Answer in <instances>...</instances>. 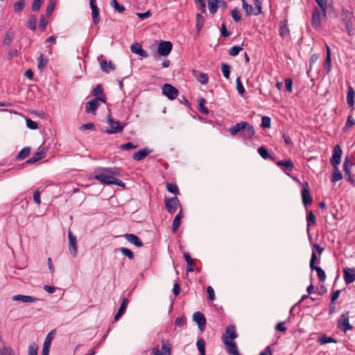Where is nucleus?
Returning <instances> with one entry per match:
<instances>
[{"instance_id":"ddd939ff","label":"nucleus","mask_w":355,"mask_h":355,"mask_svg":"<svg viewBox=\"0 0 355 355\" xmlns=\"http://www.w3.org/2000/svg\"><path fill=\"white\" fill-rule=\"evenodd\" d=\"M193 320L198 324V328L201 331H204L206 327V318L205 315L200 312H195L193 315Z\"/></svg>"},{"instance_id":"c756f323","label":"nucleus","mask_w":355,"mask_h":355,"mask_svg":"<svg viewBox=\"0 0 355 355\" xmlns=\"http://www.w3.org/2000/svg\"><path fill=\"white\" fill-rule=\"evenodd\" d=\"M183 218V214L182 211L179 212V214L175 217L173 224H172V231L173 232H176L178 229L180 227L181 225V219Z\"/></svg>"},{"instance_id":"864d4df0","label":"nucleus","mask_w":355,"mask_h":355,"mask_svg":"<svg viewBox=\"0 0 355 355\" xmlns=\"http://www.w3.org/2000/svg\"><path fill=\"white\" fill-rule=\"evenodd\" d=\"M243 50V47L242 46H232V48H230V49L229 50V55L230 56H236L237 55H239V53Z\"/></svg>"},{"instance_id":"774afa93","label":"nucleus","mask_w":355,"mask_h":355,"mask_svg":"<svg viewBox=\"0 0 355 355\" xmlns=\"http://www.w3.org/2000/svg\"><path fill=\"white\" fill-rule=\"evenodd\" d=\"M44 0H33L32 4V10L33 11H38L41 8Z\"/></svg>"},{"instance_id":"f257e3e1","label":"nucleus","mask_w":355,"mask_h":355,"mask_svg":"<svg viewBox=\"0 0 355 355\" xmlns=\"http://www.w3.org/2000/svg\"><path fill=\"white\" fill-rule=\"evenodd\" d=\"M229 132L233 137L239 134L241 137L246 139L251 138L255 134L253 126L247 121H241L231 126L229 128Z\"/></svg>"},{"instance_id":"b1692460","label":"nucleus","mask_w":355,"mask_h":355,"mask_svg":"<svg viewBox=\"0 0 355 355\" xmlns=\"http://www.w3.org/2000/svg\"><path fill=\"white\" fill-rule=\"evenodd\" d=\"M128 299L125 297H123L122 302L120 305V307H119L117 313L114 315V321H117L122 316V315L124 313V312L128 306Z\"/></svg>"},{"instance_id":"e433bc0d","label":"nucleus","mask_w":355,"mask_h":355,"mask_svg":"<svg viewBox=\"0 0 355 355\" xmlns=\"http://www.w3.org/2000/svg\"><path fill=\"white\" fill-rule=\"evenodd\" d=\"M225 345L228 346V352L232 354H234L236 352L238 351L237 346L236 343L232 340H225Z\"/></svg>"},{"instance_id":"79ce46f5","label":"nucleus","mask_w":355,"mask_h":355,"mask_svg":"<svg viewBox=\"0 0 355 355\" xmlns=\"http://www.w3.org/2000/svg\"><path fill=\"white\" fill-rule=\"evenodd\" d=\"M28 27L32 30L35 31L37 27V17L35 15H31L27 22Z\"/></svg>"},{"instance_id":"f8f14e48","label":"nucleus","mask_w":355,"mask_h":355,"mask_svg":"<svg viewBox=\"0 0 355 355\" xmlns=\"http://www.w3.org/2000/svg\"><path fill=\"white\" fill-rule=\"evenodd\" d=\"M164 203L166 210L171 214H174L176 211L177 207L180 206L177 197L166 198Z\"/></svg>"},{"instance_id":"dca6fc26","label":"nucleus","mask_w":355,"mask_h":355,"mask_svg":"<svg viewBox=\"0 0 355 355\" xmlns=\"http://www.w3.org/2000/svg\"><path fill=\"white\" fill-rule=\"evenodd\" d=\"M89 6L92 9L93 23L97 25L100 21L99 10L96 4V0H89Z\"/></svg>"},{"instance_id":"9b49d317","label":"nucleus","mask_w":355,"mask_h":355,"mask_svg":"<svg viewBox=\"0 0 355 355\" xmlns=\"http://www.w3.org/2000/svg\"><path fill=\"white\" fill-rule=\"evenodd\" d=\"M302 200L303 205L306 207L313 202L312 197L311 196V192L309 187L308 182H304L303 184V189L301 191Z\"/></svg>"},{"instance_id":"a211bd4d","label":"nucleus","mask_w":355,"mask_h":355,"mask_svg":"<svg viewBox=\"0 0 355 355\" xmlns=\"http://www.w3.org/2000/svg\"><path fill=\"white\" fill-rule=\"evenodd\" d=\"M238 336L236 332V328L234 325H228L226 328L225 333L223 336V342L225 340H231L236 338Z\"/></svg>"},{"instance_id":"ea45409f","label":"nucleus","mask_w":355,"mask_h":355,"mask_svg":"<svg viewBox=\"0 0 355 355\" xmlns=\"http://www.w3.org/2000/svg\"><path fill=\"white\" fill-rule=\"evenodd\" d=\"M198 103H199L200 112L205 115H207L209 113V111L206 107H205V104L206 103V100L204 98L201 97L199 99Z\"/></svg>"},{"instance_id":"bf43d9fd","label":"nucleus","mask_w":355,"mask_h":355,"mask_svg":"<svg viewBox=\"0 0 355 355\" xmlns=\"http://www.w3.org/2000/svg\"><path fill=\"white\" fill-rule=\"evenodd\" d=\"M270 118L267 116H263L261 118V126L263 128H269L270 127Z\"/></svg>"},{"instance_id":"de8ad7c7","label":"nucleus","mask_w":355,"mask_h":355,"mask_svg":"<svg viewBox=\"0 0 355 355\" xmlns=\"http://www.w3.org/2000/svg\"><path fill=\"white\" fill-rule=\"evenodd\" d=\"M55 8V2L53 0H50L49 1L46 10V17H49L51 15L53 12L54 11Z\"/></svg>"},{"instance_id":"20e7f679","label":"nucleus","mask_w":355,"mask_h":355,"mask_svg":"<svg viewBox=\"0 0 355 355\" xmlns=\"http://www.w3.org/2000/svg\"><path fill=\"white\" fill-rule=\"evenodd\" d=\"M108 127L105 132L107 134H116L123 131L125 128V124H122L119 121H116L111 117L110 115L107 116Z\"/></svg>"},{"instance_id":"338daca9","label":"nucleus","mask_w":355,"mask_h":355,"mask_svg":"<svg viewBox=\"0 0 355 355\" xmlns=\"http://www.w3.org/2000/svg\"><path fill=\"white\" fill-rule=\"evenodd\" d=\"M0 355H14V352L9 347H3L0 349Z\"/></svg>"},{"instance_id":"09e8293b","label":"nucleus","mask_w":355,"mask_h":355,"mask_svg":"<svg viewBox=\"0 0 355 355\" xmlns=\"http://www.w3.org/2000/svg\"><path fill=\"white\" fill-rule=\"evenodd\" d=\"M318 341L321 345H324L331 343H336V340L334 338L331 337H328L326 335L320 336L318 339Z\"/></svg>"},{"instance_id":"c03bdc74","label":"nucleus","mask_w":355,"mask_h":355,"mask_svg":"<svg viewBox=\"0 0 355 355\" xmlns=\"http://www.w3.org/2000/svg\"><path fill=\"white\" fill-rule=\"evenodd\" d=\"M26 6L25 0H19L14 3V10L16 12H20L23 10Z\"/></svg>"},{"instance_id":"c9c22d12","label":"nucleus","mask_w":355,"mask_h":355,"mask_svg":"<svg viewBox=\"0 0 355 355\" xmlns=\"http://www.w3.org/2000/svg\"><path fill=\"white\" fill-rule=\"evenodd\" d=\"M101 68L103 71L107 73L109 71V69L114 70L115 66L111 61L107 63V62L105 60L101 62Z\"/></svg>"},{"instance_id":"4be33fe9","label":"nucleus","mask_w":355,"mask_h":355,"mask_svg":"<svg viewBox=\"0 0 355 355\" xmlns=\"http://www.w3.org/2000/svg\"><path fill=\"white\" fill-rule=\"evenodd\" d=\"M276 164L285 171H292L294 168V164L291 159L277 161Z\"/></svg>"},{"instance_id":"423d86ee","label":"nucleus","mask_w":355,"mask_h":355,"mask_svg":"<svg viewBox=\"0 0 355 355\" xmlns=\"http://www.w3.org/2000/svg\"><path fill=\"white\" fill-rule=\"evenodd\" d=\"M349 311L342 314L340 318L338 320L337 327L341 331L346 333L349 330H352L353 329V326L350 324L349 318Z\"/></svg>"},{"instance_id":"1a4fd4ad","label":"nucleus","mask_w":355,"mask_h":355,"mask_svg":"<svg viewBox=\"0 0 355 355\" xmlns=\"http://www.w3.org/2000/svg\"><path fill=\"white\" fill-rule=\"evenodd\" d=\"M323 17V10L315 7L312 13L311 25L315 29H318L321 26V19Z\"/></svg>"},{"instance_id":"8fccbe9b","label":"nucleus","mask_w":355,"mask_h":355,"mask_svg":"<svg viewBox=\"0 0 355 355\" xmlns=\"http://www.w3.org/2000/svg\"><path fill=\"white\" fill-rule=\"evenodd\" d=\"M48 60L44 57L42 54L38 58L37 67L39 69L42 70L47 65Z\"/></svg>"},{"instance_id":"bb28decb","label":"nucleus","mask_w":355,"mask_h":355,"mask_svg":"<svg viewBox=\"0 0 355 355\" xmlns=\"http://www.w3.org/2000/svg\"><path fill=\"white\" fill-rule=\"evenodd\" d=\"M45 151H44L43 150L35 153L31 158L28 159L25 162V164H34L41 160L45 157Z\"/></svg>"},{"instance_id":"3c124183","label":"nucleus","mask_w":355,"mask_h":355,"mask_svg":"<svg viewBox=\"0 0 355 355\" xmlns=\"http://www.w3.org/2000/svg\"><path fill=\"white\" fill-rule=\"evenodd\" d=\"M110 5L114 8L118 12H123L125 10V7L118 3L116 0H112Z\"/></svg>"},{"instance_id":"393cba45","label":"nucleus","mask_w":355,"mask_h":355,"mask_svg":"<svg viewBox=\"0 0 355 355\" xmlns=\"http://www.w3.org/2000/svg\"><path fill=\"white\" fill-rule=\"evenodd\" d=\"M289 28L288 27V20L284 19L279 23V35L281 37H285L289 35Z\"/></svg>"},{"instance_id":"412c9836","label":"nucleus","mask_w":355,"mask_h":355,"mask_svg":"<svg viewBox=\"0 0 355 355\" xmlns=\"http://www.w3.org/2000/svg\"><path fill=\"white\" fill-rule=\"evenodd\" d=\"M123 237L130 243L134 244L137 247H142L144 245L141 240L134 234H125Z\"/></svg>"},{"instance_id":"4c0bfd02","label":"nucleus","mask_w":355,"mask_h":355,"mask_svg":"<svg viewBox=\"0 0 355 355\" xmlns=\"http://www.w3.org/2000/svg\"><path fill=\"white\" fill-rule=\"evenodd\" d=\"M208 8L209 12L211 14H215L217 12V10L219 6L217 3L216 0H207Z\"/></svg>"},{"instance_id":"e2e57ef3","label":"nucleus","mask_w":355,"mask_h":355,"mask_svg":"<svg viewBox=\"0 0 355 355\" xmlns=\"http://www.w3.org/2000/svg\"><path fill=\"white\" fill-rule=\"evenodd\" d=\"M231 14H232V17L236 22H238L241 19V15L240 11L239 10V9L237 8H235L234 9H233Z\"/></svg>"},{"instance_id":"39448f33","label":"nucleus","mask_w":355,"mask_h":355,"mask_svg":"<svg viewBox=\"0 0 355 355\" xmlns=\"http://www.w3.org/2000/svg\"><path fill=\"white\" fill-rule=\"evenodd\" d=\"M101 103H106L105 97H98L91 99L86 103L85 112L88 114L92 113L96 114V111L101 105Z\"/></svg>"},{"instance_id":"f3484780","label":"nucleus","mask_w":355,"mask_h":355,"mask_svg":"<svg viewBox=\"0 0 355 355\" xmlns=\"http://www.w3.org/2000/svg\"><path fill=\"white\" fill-rule=\"evenodd\" d=\"M344 280L347 284L355 281V268H347L343 269Z\"/></svg>"},{"instance_id":"5fc2aeb1","label":"nucleus","mask_w":355,"mask_h":355,"mask_svg":"<svg viewBox=\"0 0 355 355\" xmlns=\"http://www.w3.org/2000/svg\"><path fill=\"white\" fill-rule=\"evenodd\" d=\"M230 69H231L230 66L228 65L227 64L223 63L221 64V70L223 73V76L225 78H226L227 79L230 78Z\"/></svg>"},{"instance_id":"72a5a7b5","label":"nucleus","mask_w":355,"mask_h":355,"mask_svg":"<svg viewBox=\"0 0 355 355\" xmlns=\"http://www.w3.org/2000/svg\"><path fill=\"white\" fill-rule=\"evenodd\" d=\"M334 171L332 173V177H331V181L332 182H336L343 179V174L339 171L338 166H334Z\"/></svg>"},{"instance_id":"680f3d73","label":"nucleus","mask_w":355,"mask_h":355,"mask_svg":"<svg viewBox=\"0 0 355 355\" xmlns=\"http://www.w3.org/2000/svg\"><path fill=\"white\" fill-rule=\"evenodd\" d=\"M38 346L36 343H33L28 347V355H37Z\"/></svg>"},{"instance_id":"0e129e2a","label":"nucleus","mask_w":355,"mask_h":355,"mask_svg":"<svg viewBox=\"0 0 355 355\" xmlns=\"http://www.w3.org/2000/svg\"><path fill=\"white\" fill-rule=\"evenodd\" d=\"M331 55L327 56L324 63V69L326 71L327 73H329L331 71Z\"/></svg>"},{"instance_id":"5701e85b","label":"nucleus","mask_w":355,"mask_h":355,"mask_svg":"<svg viewBox=\"0 0 355 355\" xmlns=\"http://www.w3.org/2000/svg\"><path fill=\"white\" fill-rule=\"evenodd\" d=\"M151 152L152 150L147 148L141 149L133 154L132 158L135 161H141L146 158Z\"/></svg>"},{"instance_id":"a878e982","label":"nucleus","mask_w":355,"mask_h":355,"mask_svg":"<svg viewBox=\"0 0 355 355\" xmlns=\"http://www.w3.org/2000/svg\"><path fill=\"white\" fill-rule=\"evenodd\" d=\"M15 35V32L12 28H9L5 35L4 39L3 40V45L9 46L14 39Z\"/></svg>"},{"instance_id":"c85d7f7f","label":"nucleus","mask_w":355,"mask_h":355,"mask_svg":"<svg viewBox=\"0 0 355 355\" xmlns=\"http://www.w3.org/2000/svg\"><path fill=\"white\" fill-rule=\"evenodd\" d=\"M162 351L161 353L163 355H171V344L167 340H162Z\"/></svg>"},{"instance_id":"052dcab7","label":"nucleus","mask_w":355,"mask_h":355,"mask_svg":"<svg viewBox=\"0 0 355 355\" xmlns=\"http://www.w3.org/2000/svg\"><path fill=\"white\" fill-rule=\"evenodd\" d=\"M236 89L238 91V93L241 95H243L245 90L244 87L243 86V84L241 83L240 77H238L236 78Z\"/></svg>"},{"instance_id":"6e6552de","label":"nucleus","mask_w":355,"mask_h":355,"mask_svg":"<svg viewBox=\"0 0 355 355\" xmlns=\"http://www.w3.org/2000/svg\"><path fill=\"white\" fill-rule=\"evenodd\" d=\"M341 19L347 28L348 34L351 35L354 30L352 13L345 9H343Z\"/></svg>"},{"instance_id":"37998d69","label":"nucleus","mask_w":355,"mask_h":355,"mask_svg":"<svg viewBox=\"0 0 355 355\" xmlns=\"http://www.w3.org/2000/svg\"><path fill=\"white\" fill-rule=\"evenodd\" d=\"M92 94L95 98L105 97L103 94V88L101 85L98 84L92 91Z\"/></svg>"},{"instance_id":"cd10ccee","label":"nucleus","mask_w":355,"mask_h":355,"mask_svg":"<svg viewBox=\"0 0 355 355\" xmlns=\"http://www.w3.org/2000/svg\"><path fill=\"white\" fill-rule=\"evenodd\" d=\"M355 92L351 85L348 86L347 94V102L349 106L354 105Z\"/></svg>"},{"instance_id":"6ab92c4d","label":"nucleus","mask_w":355,"mask_h":355,"mask_svg":"<svg viewBox=\"0 0 355 355\" xmlns=\"http://www.w3.org/2000/svg\"><path fill=\"white\" fill-rule=\"evenodd\" d=\"M343 171L345 173L346 180L348 181L349 182H350L352 184H354L355 180L352 178V174H351L350 166L349 164V158L348 157H345V162L343 164Z\"/></svg>"},{"instance_id":"9d476101","label":"nucleus","mask_w":355,"mask_h":355,"mask_svg":"<svg viewBox=\"0 0 355 355\" xmlns=\"http://www.w3.org/2000/svg\"><path fill=\"white\" fill-rule=\"evenodd\" d=\"M173 44L169 41H161L157 47V54L161 56L168 55L172 51Z\"/></svg>"},{"instance_id":"603ef678","label":"nucleus","mask_w":355,"mask_h":355,"mask_svg":"<svg viewBox=\"0 0 355 355\" xmlns=\"http://www.w3.org/2000/svg\"><path fill=\"white\" fill-rule=\"evenodd\" d=\"M166 189L168 192L172 193L173 194H179V189L178 186L175 184L167 183L166 184Z\"/></svg>"},{"instance_id":"f704fd0d","label":"nucleus","mask_w":355,"mask_h":355,"mask_svg":"<svg viewBox=\"0 0 355 355\" xmlns=\"http://www.w3.org/2000/svg\"><path fill=\"white\" fill-rule=\"evenodd\" d=\"M55 335V330L53 329V330L51 331L47 334V336H46V338L44 340V344H43V347H46L50 348L51 345V342L53 340Z\"/></svg>"},{"instance_id":"0eeeda50","label":"nucleus","mask_w":355,"mask_h":355,"mask_svg":"<svg viewBox=\"0 0 355 355\" xmlns=\"http://www.w3.org/2000/svg\"><path fill=\"white\" fill-rule=\"evenodd\" d=\"M162 91V94L166 96L169 100L175 99L179 94V90L168 83H165L163 85Z\"/></svg>"},{"instance_id":"2eb2a0df","label":"nucleus","mask_w":355,"mask_h":355,"mask_svg":"<svg viewBox=\"0 0 355 355\" xmlns=\"http://www.w3.org/2000/svg\"><path fill=\"white\" fill-rule=\"evenodd\" d=\"M68 238H69V242L70 253L73 257H75L77 255V252H78L76 236L73 235L71 231H69Z\"/></svg>"},{"instance_id":"2f4dec72","label":"nucleus","mask_w":355,"mask_h":355,"mask_svg":"<svg viewBox=\"0 0 355 355\" xmlns=\"http://www.w3.org/2000/svg\"><path fill=\"white\" fill-rule=\"evenodd\" d=\"M30 153H31V147H25L21 150V151L17 155L15 159L17 161L24 159L30 155Z\"/></svg>"},{"instance_id":"58836bf2","label":"nucleus","mask_w":355,"mask_h":355,"mask_svg":"<svg viewBox=\"0 0 355 355\" xmlns=\"http://www.w3.org/2000/svg\"><path fill=\"white\" fill-rule=\"evenodd\" d=\"M307 227H309L311 225H315L316 223V218L312 211L307 212L306 216Z\"/></svg>"},{"instance_id":"49530a36","label":"nucleus","mask_w":355,"mask_h":355,"mask_svg":"<svg viewBox=\"0 0 355 355\" xmlns=\"http://www.w3.org/2000/svg\"><path fill=\"white\" fill-rule=\"evenodd\" d=\"M313 270H315L317 272L318 279L320 282H324L326 279V274L324 271L322 270V268L320 266H315L313 268Z\"/></svg>"},{"instance_id":"473e14b6","label":"nucleus","mask_w":355,"mask_h":355,"mask_svg":"<svg viewBox=\"0 0 355 355\" xmlns=\"http://www.w3.org/2000/svg\"><path fill=\"white\" fill-rule=\"evenodd\" d=\"M260 156L263 158L264 159H270L271 160H274V157L270 155L267 148H266L263 146H261L257 150Z\"/></svg>"},{"instance_id":"4468645a","label":"nucleus","mask_w":355,"mask_h":355,"mask_svg":"<svg viewBox=\"0 0 355 355\" xmlns=\"http://www.w3.org/2000/svg\"><path fill=\"white\" fill-rule=\"evenodd\" d=\"M342 149L339 145H336L334 148V153L331 157L330 162L333 166H338L341 161Z\"/></svg>"},{"instance_id":"aec40b11","label":"nucleus","mask_w":355,"mask_h":355,"mask_svg":"<svg viewBox=\"0 0 355 355\" xmlns=\"http://www.w3.org/2000/svg\"><path fill=\"white\" fill-rule=\"evenodd\" d=\"M13 301H21L23 302L33 303L39 301V299L35 297L24 295H15L12 297Z\"/></svg>"},{"instance_id":"a19ab883","label":"nucleus","mask_w":355,"mask_h":355,"mask_svg":"<svg viewBox=\"0 0 355 355\" xmlns=\"http://www.w3.org/2000/svg\"><path fill=\"white\" fill-rule=\"evenodd\" d=\"M198 349L200 354V355H205V341L201 338H199L196 343Z\"/></svg>"},{"instance_id":"a18cd8bd","label":"nucleus","mask_w":355,"mask_h":355,"mask_svg":"<svg viewBox=\"0 0 355 355\" xmlns=\"http://www.w3.org/2000/svg\"><path fill=\"white\" fill-rule=\"evenodd\" d=\"M355 125V119L352 115L348 116L343 131L345 132Z\"/></svg>"},{"instance_id":"13d9d810","label":"nucleus","mask_w":355,"mask_h":355,"mask_svg":"<svg viewBox=\"0 0 355 355\" xmlns=\"http://www.w3.org/2000/svg\"><path fill=\"white\" fill-rule=\"evenodd\" d=\"M119 250L124 256L128 257L130 260L134 259V254L130 249L121 248Z\"/></svg>"},{"instance_id":"69168bd1","label":"nucleus","mask_w":355,"mask_h":355,"mask_svg":"<svg viewBox=\"0 0 355 355\" xmlns=\"http://www.w3.org/2000/svg\"><path fill=\"white\" fill-rule=\"evenodd\" d=\"M197 80L201 84H206L208 83L209 77L207 73H201L197 76Z\"/></svg>"},{"instance_id":"7ed1b4c3","label":"nucleus","mask_w":355,"mask_h":355,"mask_svg":"<svg viewBox=\"0 0 355 355\" xmlns=\"http://www.w3.org/2000/svg\"><path fill=\"white\" fill-rule=\"evenodd\" d=\"M242 8L246 15H258L261 12V3L259 0H253L254 8L247 3L245 0H241Z\"/></svg>"},{"instance_id":"4d7b16f0","label":"nucleus","mask_w":355,"mask_h":355,"mask_svg":"<svg viewBox=\"0 0 355 355\" xmlns=\"http://www.w3.org/2000/svg\"><path fill=\"white\" fill-rule=\"evenodd\" d=\"M318 4L320 9L323 10V17H327V1L326 0H315Z\"/></svg>"},{"instance_id":"6e6d98bb","label":"nucleus","mask_w":355,"mask_h":355,"mask_svg":"<svg viewBox=\"0 0 355 355\" xmlns=\"http://www.w3.org/2000/svg\"><path fill=\"white\" fill-rule=\"evenodd\" d=\"M107 170V172L112 176H120L121 175V170L119 168L116 167H110V168H105Z\"/></svg>"},{"instance_id":"7c9ffc66","label":"nucleus","mask_w":355,"mask_h":355,"mask_svg":"<svg viewBox=\"0 0 355 355\" xmlns=\"http://www.w3.org/2000/svg\"><path fill=\"white\" fill-rule=\"evenodd\" d=\"M184 257L187 262V270L188 272H192L194 270L193 265V259L191 257L188 252L184 253Z\"/></svg>"},{"instance_id":"f03ea898","label":"nucleus","mask_w":355,"mask_h":355,"mask_svg":"<svg viewBox=\"0 0 355 355\" xmlns=\"http://www.w3.org/2000/svg\"><path fill=\"white\" fill-rule=\"evenodd\" d=\"M93 178L103 184L111 185L114 177L110 175L105 168L99 167L94 170Z\"/></svg>"}]
</instances>
